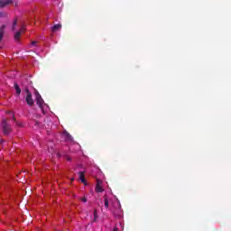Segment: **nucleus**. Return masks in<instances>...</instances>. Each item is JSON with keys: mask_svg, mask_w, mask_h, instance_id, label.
<instances>
[{"mask_svg": "<svg viewBox=\"0 0 231 231\" xmlns=\"http://www.w3.org/2000/svg\"><path fill=\"white\" fill-rule=\"evenodd\" d=\"M23 32H24V26H22L20 31L14 33V41H16V42H19V39H21V35L23 34Z\"/></svg>", "mask_w": 231, "mask_h": 231, "instance_id": "nucleus-5", "label": "nucleus"}, {"mask_svg": "<svg viewBox=\"0 0 231 231\" xmlns=\"http://www.w3.org/2000/svg\"><path fill=\"white\" fill-rule=\"evenodd\" d=\"M96 192H104V188H102V181L97 180V184L96 186Z\"/></svg>", "mask_w": 231, "mask_h": 231, "instance_id": "nucleus-8", "label": "nucleus"}, {"mask_svg": "<svg viewBox=\"0 0 231 231\" xmlns=\"http://www.w3.org/2000/svg\"><path fill=\"white\" fill-rule=\"evenodd\" d=\"M98 219V213L97 212V209L94 210V221H97Z\"/></svg>", "mask_w": 231, "mask_h": 231, "instance_id": "nucleus-15", "label": "nucleus"}, {"mask_svg": "<svg viewBox=\"0 0 231 231\" xmlns=\"http://www.w3.org/2000/svg\"><path fill=\"white\" fill-rule=\"evenodd\" d=\"M9 116L13 117V120H15V117L14 116V112H8Z\"/></svg>", "mask_w": 231, "mask_h": 231, "instance_id": "nucleus-18", "label": "nucleus"}, {"mask_svg": "<svg viewBox=\"0 0 231 231\" xmlns=\"http://www.w3.org/2000/svg\"><path fill=\"white\" fill-rule=\"evenodd\" d=\"M17 26V20H14L13 23L12 30H15V27Z\"/></svg>", "mask_w": 231, "mask_h": 231, "instance_id": "nucleus-17", "label": "nucleus"}, {"mask_svg": "<svg viewBox=\"0 0 231 231\" xmlns=\"http://www.w3.org/2000/svg\"><path fill=\"white\" fill-rule=\"evenodd\" d=\"M60 28H62V25L60 23L55 24L51 27V32H59L60 31Z\"/></svg>", "mask_w": 231, "mask_h": 231, "instance_id": "nucleus-11", "label": "nucleus"}, {"mask_svg": "<svg viewBox=\"0 0 231 231\" xmlns=\"http://www.w3.org/2000/svg\"><path fill=\"white\" fill-rule=\"evenodd\" d=\"M79 180L81 183H86V178H84V171H79Z\"/></svg>", "mask_w": 231, "mask_h": 231, "instance_id": "nucleus-12", "label": "nucleus"}, {"mask_svg": "<svg viewBox=\"0 0 231 231\" xmlns=\"http://www.w3.org/2000/svg\"><path fill=\"white\" fill-rule=\"evenodd\" d=\"M62 136L66 142H73V137L67 131L63 132Z\"/></svg>", "mask_w": 231, "mask_h": 231, "instance_id": "nucleus-6", "label": "nucleus"}, {"mask_svg": "<svg viewBox=\"0 0 231 231\" xmlns=\"http://www.w3.org/2000/svg\"><path fill=\"white\" fill-rule=\"evenodd\" d=\"M25 91L27 93L25 100H26L28 106H32L33 104V98L32 97V93L28 89H26Z\"/></svg>", "mask_w": 231, "mask_h": 231, "instance_id": "nucleus-4", "label": "nucleus"}, {"mask_svg": "<svg viewBox=\"0 0 231 231\" xmlns=\"http://www.w3.org/2000/svg\"><path fill=\"white\" fill-rule=\"evenodd\" d=\"M2 129L4 132V134H10V133L12 132V128L10 127V125H8V123H6V119H3L2 120Z\"/></svg>", "mask_w": 231, "mask_h": 231, "instance_id": "nucleus-3", "label": "nucleus"}, {"mask_svg": "<svg viewBox=\"0 0 231 231\" xmlns=\"http://www.w3.org/2000/svg\"><path fill=\"white\" fill-rule=\"evenodd\" d=\"M65 158H66V160H68V162H71V158H69V156L65 155Z\"/></svg>", "mask_w": 231, "mask_h": 231, "instance_id": "nucleus-20", "label": "nucleus"}, {"mask_svg": "<svg viewBox=\"0 0 231 231\" xmlns=\"http://www.w3.org/2000/svg\"><path fill=\"white\" fill-rule=\"evenodd\" d=\"M5 28H6V25H2L0 27V42L3 41V37H5Z\"/></svg>", "mask_w": 231, "mask_h": 231, "instance_id": "nucleus-10", "label": "nucleus"}, {"mask_svg": "<svg viewBox=\"0 0 231 231\" xmlns=\"http://www.w3.org/2000/svg\"><path fill=\"white\" fill-rule=\"evenodd\" d=\"M124 230V224L120 222L119 224H116V226H114L112 231H123Z\"/></svg>", "mask_w": 231, "mask_h": 231, "instance_id": "nucleus-9", "label": "nucleus"}, {"mask_svg": "<svg viewBox=\"0 0 231 231\" xmlns=\"http://www.w3.org/2000/svg\"><path fill=\"white\" fill-rule=\"evenodd\" d=\"M36 125H39V122H36Z\"/></svg>", "mask_w": 231, "mask_h": 231, "instance_id": "nucleus-24", "label": "nucleus"}, {"mask_svg": "<svg viewBox=\"0 0 231 231\" xmlns=\"http://www.w3.org/2000/svg\"><path fill=\"white\" fill-rule=\"evenodd\" d=\"M14 89L17 95H21V88H19V85H17V83H14Z\"/></svg>", "mask_w": 231, "mask_h": 231, "instance_id": "nucleus-13", "label": "nucleus"}, {"mask_svg": "<svg viewBox=\"0 0 231 231\" xmlns=\"http://www.w3.org/2000/svg\"><path fill=\"white\" fill-rule=\"evenodd\" d=\"M75 147H76V149H80V144L76 143V144H75Z\"/></svg>", "mask_w": 231, "mask_h": 231, "instance_id": "nucleus-21", "label": "nucleus"}, {"mask_svg": "<svg viewBox=\"0 0 231 231\" xmlns=\"http://www.w3.org/2000/svg\"><path fill=\"white\" fill-rule=\"evenodd\" d=\"M116 205L114 208H116V211L112 210L113 214L116 216V217H122V206L120 205V201L118 199H116Z\"/></svg>", "mask_w": 231, "mask_h": 231, "instance_id": "nucleus-2", "label": "nucleus"}, {"mask_svg": "<svg viewBox=\"0 0 231 231\" xmlns=\"http://www.w3.org/2000/svg\"><path fill=\"white\" fill-rule=\"evenodd\" d=\"M32 46H37V42H32Z\"/></svg>", "mask_w": 231, "mask_h": 231, "instance_id": "nucleus-22", "label": "nucleus"}, {"mask_svg": "<svg viewBox=\"0 0 231 231\" xmlns=\"http://www.w3.org/2000/svg\"><path fill=\"white\" fill-rule=\"evenodd\" d=\"M12 0H0V8H5V6H8V5H12Z\"/></svg>", "mask_w": 231, "mask_h": 231, "instance_id": "nucleus-7", "label": "nucleus"}, {"mask_svg": "<svg viewBox=\"0 0 231 231\" xmlns=\"http://www.w3.org/2000/svg\"><path fill=\"white\" fill-rule=\"evenodd\" d=\"M56 156H57V158H60L62 156V154L60 152H56Z\"/></svg>", "mask_w": 231, "mask_h": 231, "instance_id": "nucleus-19", "label": "nucleus"}, {"mask_svg": "<svg viewBox=\"0 0 231 231\" xmlns=\"http://www.w3.org/2000/svg\"><path fill=\"white\" fill-rule=\"evenodd\" d=\"M49 152H51L52 154H53V152H55L54 150H51V151L49 150Z\"/></svg>", "mask_w": 231, "mask_h": 231, "instance_id": "nucleus-23", "label": "nucleus"}, {"mask_svg": "<svg viewBox=\"0 0 231 231\" xmlns=\"http://www.w3.org/2000/svg\"><path fill=\"white\" fill-rule=\"evenodd\" d=\"M35 97L37 106H39V107L41 108L42 113H43V115H46V113L50 111V106L46 103H44V99H42V97H41V94H39V92H35Z\"/></svg>", "mask_w": 231, "mask_h": 231, "instance_id": "nucleus-1", "label": "nucleus"}, {"mask_svg": "<svg viewBox=\"0 0 231 231\" xmlns=\"http://www.w3.org/2000/svg\"><path fill=\"white\" fill-rule=\"evenodd\" d=\"M79 199L82 201V203H88V199L86 197H81Z\"/></svg>", "mask_w": 231, "mask_h": 231, "instance_id": "nucleus-16", "label": "nucleus"}, {"mask_svg": "<svg viewBox=\"0 0 231 231\" xmlns=\"http://www.w3.org/2000/svg\"><path fill=\"white\" fill-rule=\"evenodd\" d=\"M105 208H109V199H107V196H105Z\"/></svg>", "mask_w": 231, "mask_h": 231, "instance_id": "nucleus-14", "label": "nucleus"}]
</instances>
